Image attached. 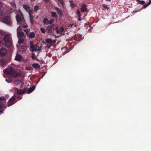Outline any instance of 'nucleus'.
<instances>
[{"label": "nucleus", "mask_w": 151, "mask_h": 151, "mask_svg": "<svg viewBox=\"0 0 151 151\" xmlns=\"http://www.w3.org/2000/svg\"><path fill=\"white\" fill-rule=\"evenodd\" d=\"M22 99V96L21 95H14L11 98H10L8 101L7 104V106H10L18 101Z\"/></svg>", "instance_id": "1"}, {"label": "nucleus", "mask_w": 151, "mask_h": 151, "mask_svg": "<svg viewBox=\"0 0 151 151\" xmlns=\"http://www.w3.org/2000/svg\"><path fill=\"white\" fill-rule=\"evenodd\" d=\"M4 72L14 77H17L20 75L19 73L15 70L13 67L7 68L4 70Z\"/></svg>", "instance_id": "2"}, {"label": "nucleus", "mask_w": 151, "mask_h": 151, "mask_svg": "<svg viewBox=\"0 0 151 151\" xmlns=\"http://www.w3.org/2000/svg\"><path fill=\"white\" fill-rule=\"evenodd\" d=\"M3 40L5 42L4 45L7 47H10L12 45V40L11 35L6 34L5 35L3 38Z\"/></svg>", "instance_id": "3"}, {"label": "nucleus", "mask_w": 151, "mask_h": 151, "mask_svg": "<svg viewBox=\"0 0 151 151\" xmlns=\"http://www.w3.org/2000/svg\"><path fill=\"white\" fill-rule=\"evenodd\" d=\"M6 103L5 98L0 97V115L3 113L4 111L6 108Z\"/></svg>", "instance_id": "4"}, {"label": "nucleus", "mask_w": 151, "mask_h": 151, "mask_svg": "<svg viewBox=\"0 0 151 151\" xmlns=\"http://www.w3.org/2000/svg\"><path fill=\"white\" fill-rule=\"evenodd\" d=\"M1 21L3 23L10 25L11 24L10 17L9 16H7L4 17L1 19Z\"/></svg>", "instance_id": "5"}, {"label": "nucleus", "mask_w": 151, "mask_h": 151, "mask_svg": "<svg viewBox=\"0 0 151 151\" xmlns=\"http://www.w3.org/2000/svg\"><path fill=\"white\" fill-rule=\"evenodd\" d=\"M21 15L22 16V18L19 15H17L16 17L17 23L20 25L22 24V22L24 23L25 22V20L24 19L22 14Z\"/></svg>", "instance_id": "6"}, {"label": "nucleus", "mask_w": 151, "mask_h": 151, "mask_svg": "<svg viewBox=\"0 0 151 151\" xmlns=\"http://www.w3.org/2000/svg\"><path fill=\"white\" fill-rule=\"evenodd\" d=\"M54 24H52V25H50L47 27L46 29L47 31H48V34H50L52 33V30L54 31L55 28H54Z\"/></svg>", "instance_id": "7"}, {"label": "nucleus", "mask_w": 151, "mask_h": 151, "mask_svg": "<svg viewBox=\"0 0 151 151\" xmlns=\"http://www.w3.org/2000/svg\"><path fill=\"white\" fill-rule=\"evenodd\" d=\"M43 22L46 25L49 24H51L53 22V20L52 19H51L50 21H49L47 18H45L43 19Z\"/></svg>", "instance_id": "8"}, {"label": "nucleus", "mask_w": 151, "mask_h": 151, "mask_svg": "<svg viewBox=\"0 0 151 151\" xmlns=\"http://www.w3.org/2000/svg\"><path fill=\"white\" fill-rule=\"evenodd\" d=\"M29 43L30 45V50L31 52H33L35 51H37V50L35 46L33 44V41H30L29 42Z\"/></svg>", "instance_id": "9"}, {"label": "nucleus", "mask_w": 151, "mask_h": 151, "mask_svg": "<svg viewBox=\"0 0 151 151\" xmlns=\"http://www.w3.org/2000/svg\"><path fill=\"white\" fill-rule=\"evenodd\" d=\"M7 50L4 47H1L0 50V54L2 57L5 56L7 53Z\"/></svg>", "instance_id": "10"}, {"label": "nucleus", "mask_w": 151, "mask_h": 151, "mask_svg": "<svg viewBox=\"0 0 151 151\" xmlns=\"http://www.w3.org/2000/svg\"><path fill=\"white\" fill-rule=\"evenodd\" d=\"M27 88H24V89H18L16 92V93L17 95H19L24 93L27 91Z\"/></svg>", "instance_id": "11"}, {"label": "nucleus", "mask_w": 151, "mask_h": 151, "mask_svg": "<svg viewBox=\"0 0 151 151\" xmlns=\"http://www.w3.org/2000/svg\"><path fill=\"white\" fill-rule=\"evenodd\" d=\"M87 5L84 4L81 5V12H86L87 10Z\"/></svg>", "instance_id": "12"}, {"label": "nucleus", "mask_w": 151, "mask_h": 151, "mask_svg": "<svg viewBox=\"0 0 151 151\" xmlns=\"http://www.w3.org/2000/svg\"><path fill=\"white\" fill-rule=\"evenodd\" d=\"M7 60L5 59H3L0 60V65L2 66L6 65L7 64Z\"/></svg>", "instance_id": "13"}, {"label": "nucleus", "mask_w": 151, "mask_h": 151, "mask_svg": "<svg viewBox=\"0 0 151 151\" xmlns=\"http://www.w3.org/2000/svg\"><path fill=\"white\" fill-rule=\"evenodd\" d=\"M18 48L20 51H25L27 49V47L25 45H19L18 46Z\"/></svg>", "instance_id": "14"}, {"label": "nucleus", "mask_w": 151, "mask_h": 151, "mask_svg": "<svg viewBox=\"0 0 151 151\" xmlns=\"http://www.w3.org/2000/svg\"><path fill=\"white\" fill-rule=\"evenodd\" d=\"M17 35L18 37L19 38H22L24 37V33L22 31H18L17 32Z\"/></svg>", "instance_id": "15"}, {"label": "nucleus", "mask_w": 151, "mask_h": 151, "mask_svg": "<svg viewBox=\"0 0 151 151\" xmlns=\"http://www.w3.org/2000/svg\"><path fill=\"white\" fill-rule=\"evenodd\" d=\"M55 9L56 10L59 16L60 17H61L62 16V11L57 7H56L55 8Z\"/></svg>", "instance_id": "16"}, {"label": "nucleus", "mask_w": 151, "mask_h": 151, "mask_svg": "<svg viewBox=\"0 0 151 151\" xmlns=\"http://www.w3.org/2000/svg\"><path fill=\"white\" fill-rule=\"evenodd\" d=\"M22 56L19 54H17L16 55L15 60L17 61H20L22 59Z\"/></svg>", "instance_id": "17"}, {"label": "nucleus", "mask_w": 151, "mask_h": 151, "mask_svg": "<svg viewBox=\"0 0 151 151\" xmlns=\"http://www.w3.org/2000/svg\"><path fill=\"white\" fill-rule=\"evenodd\" d=\"M27 36L30 38H33L35 37V34L34 32H30L29 35L27 34Z\"/></svg>", "instance_id": "18"}, {"label": "nucleus", "mask_w": 151, "mask_h": 151, "mask_svg": "<svg viewBox=\"0 0 151 151\" xmlns=\"http://www.w3.org/2000/svg\"><path fill=\"white\" fill-rule=\"evenodd\" d=\"M64 30V28L63 27H62L60 28L58 30L59 33H60L61 35H63L64 32H63Z\"/></svg>", "instance_id": "19"}, {"label": "nucleus", "mask_w": 151, "mask_h": 151, "mask_svg": "<svg viewBox=\"0 0 151 151\" xmlns=\"http://www.w3.org/2000/svg\"><path fill=\"white\" fill-rule=\"evenodd\" d=\"M35 87L34 86L30 88L27 91L28 93H30L32 92L35 89Z\"/></svg>", "instance_id": "20"}, {"label": "nucleus", "mask_w": 151, "mask_h": 151, "mask_svg": "<svg viewBox=\"0 0 151 151\" xmlns=\"http://www.w3.org/2000/svg\"><path fill=\"white\" fill-rule=\"evenodd\" d=\"M32 66L35 68H40V65L37 63H34L32 65Z\"/></svg>", "instance_id": "21"}, {"label": "nucleus", "mask_w": 151, "mask_h": 151, "mask_svg": "<svg viewBox=\"0 0 151 151\" xmlns=\"http://www.w3.org/2000/svg\"><path fill=\"white\" fill-rule=\"evenodd\" d=\"M29 17L30 22L32 25H33L34 24V21L33 20L34 17L32 15H29Z\"/></svg>", "instance_id": "22"}, {"label": "nucleus", "mask_w": 151, "mask_h": 151, "mask_svg": "<svg viewBox=\"0 0 151 151\" xmlns=\"http://www.w3.org/2000/svg\"><path fill=\"white\" fill-rule=\"evenodd\" d=\"M24 40L23 38H19L18 40V43L19 44L23 43L24 42Z\"/></svg>", "instance_id": "23"}, {"label": "nucleus", "mask_w": 151, "mask_h": 151, "mask_svg": "<svg viewBox=\"0 0 151 151\" xmlns=\"http://www.w3.org/2000/svg\"><path fill=\"white\" fill-rule=\"evenodd\" d=\"M51 16L52 17H55L56 18H57L58 16L56 14V13L55 12H52L51 13Z\"/></svg>", "instance_id": "24"}, {"label": "nucleus", "mask_w": 151, "mask_h": 151, "mask_svg": "<svg viewBox=\"0 0 151 151\" xmlns=\"http://www.w3.org/2000/svg\"><path fill=\"white\" fill-rule=\"evenodd\" d=\"M23 7L24 8L27 12L30 9L29 7L26 5H23Z\"/></svg>", "instance_id": "25"}, {"label": "nucleus", "mask_w": 151, "mask_h": 151, "mask_svg": "<svg viewBox=\"0 0 151 151\" xmlns=\"http://www.w3.org/2000/svg\"><path fill=\"white\" fill-rule=\"evenodd\" d=\"M138 4L143 5L145 3V2L144 1H140L139 0H136Z\"/></svg>", "instance_id": "26"}, {"label": "nucleus", "mask_w": 151, "mask_h": 151, "mask_svg": "<svg viewBox=\"0 0 151 151\" xmlns=\"http://www.w3.org/2000/svg\"><path fill=\"white\" fill-rule=\"evenodd\" d=\"M73 1H70V6L72 8H73L76 6V4L73 3Z\"/></svg>", "instance_id": "27"}, {"label": "nucleus", "mask_w": 151, "mask_h": 151, "mask_svg": "<svg viewBox=\"0 0 151 151\" xmlns=\"http://www.w3.org/2000/svg\"><path fill=\"white\" fill-rule=\"evenodd\" d=\"M13 78H8L6 79V81H7V82L9 83H11L13 80Z\"/></svg>", "instance_id": "28"}, {"label": "nucleus", "mask_w": 151, "mask_h": 151, "mask_svg": "<svg viewBox=\"0 0 151 151\" xmlns=\"http://www.w3.org/2000/svg\"><path fill=\"white\" fill-rule=\"evenodd\" d=\"M46 42L48 43H51L52 42V40L51 39H47L46 40Z\"/></svg>", "instance_id": "29"}, {"label": "nucleus", "mask_w": 151, "mask_h": 151, "mask_svg": "<svg viewBox=\"0 0 151 151\" xmlns=\"http://www.w3.org/2000/svg\"><path fill=\"white\" fill-rule=\"evenodd\" d=\"M39 9V6H38L37 5H36V6H35L34 7V11L36 12L37 10H38Z\"/></svg>", "instance_id": "30"}, {"label": "nucleus", "mask_w": 151, "mask_h": 151, "mask_svg": "<svg viewBox=\"0 0 151 151\" xmlns=\"http://www.w3.org/2000/svg\"><path fill=\"white\" fill-rule=\"evenodd\" d=\"M102 6L104 8H106L107 9H109V7H108L107 5L104 4H103L102 5Z\"/></svg>", "instance_id": "31"}, {"label": "nucleus", "mask_w": 151, "mask_h": 151, "mask_svg": "<svg viewBox=\"0 0 151 151\" xmlns=\"http://www.w3.org/2000/svg\"><path fill=\"white\" fill-rule=\"evenodd\" d=\"M77 13L78 15V17H80L81 16L80 12L78 9L77 10Z\"/></svg>", "instance_id": "32"}, {"label": "nucleus", "mask_w": 151, "mask_h": 151, "mask_svg": "<svg viewBox=\"0 0 151 151\" xmlns=\"http://www.w3.org/2000/svg\"><path fill=\"white\" fill-rule=\"evenodd\" d=\"M11 6L15 8L16 7V4L13 1L11 3Z\"/></svg>", "instance_id": "33"}, {"label": "nucleus", "mask_w": 151, "mask_h": 151, "mask_svg": "<svg viewBox=\"0 0 151 151\" xmlns=\"http://www.w3.org/2000/svg\"><path fill=\"white\" fill-rule=\"evenodd\" d=\"M40 31L42 33H45L46 32L45 29L43 28H40Z\"/></svg>", "instance_id": "34"}, {"label": "nucleus", "mask_w": 151, "mask_h": 151, "mask_svg": "<svg viewBox=\"0 0 151 151\" xmlns=\"http://www.w3.org/2000/svg\"><path fill=\"white\" fill-rule=\"evenodd\" d=\"M0 33L2 35H5L6 34H5V32L2 30H0Z\"/></svg>", "instance_id": "35"}, {"label": "nucleus", "mask_w": 151, "mask_h": 151, "mask_svg": "<svg viewBox=\"0 0 151 151\" xmlns=\"http://www.w3.org/2000/svg\"><path fill=\"white\" fill-rule=\"evenodd\" d=\"M27 12H28L29 15H32V14L33 13L32 11L30 9Z\"/></svg>", "instance_id": "36"}, {"label": "nucleus", "mask_w": 151, "mask_h": 151, "mask_svg": "<svg viewBox=\"0 0 151 151\" xmlns=\"http://www.w3.org/2000/svg\"><path fill=\"white\" fill-rule=\"evenodd\" d=\"M21 83L20 81L19 80H17L15 81V83L16 84L18 85Z\"/></svg>", "instance_id": "37"}, {"label": "nucleus", "mask_w": 151, "mask_h": 151, "mask_svg": "<svg viewBox=\"0 0 151 151\" xmlns=\"http://www.w3.org/2000/svg\"><path fill=\"white\" fill-rule=\"evenodd\" d=\"M55 30H56V33H57V34H59V32H58V26H57L55 28Z\"/></svg>", "instance_id": "38"}, {"label": "nucleus", "mask_w": 151, "mask_h": 151, "mask_svg": "<svg viewBox=\"0 0 151 151\" xmlns=\"http://www.w3.org/2000/svg\"><path fill=\"white\" fill-rule=\"evenodd\" d=\"M31 57L33 60H34L35 59L36 57H35V55L34 53H32V54Z\"/></svg>", "instance_id": "39"}, {"label": "nucleus", "mask_w": 151, "mask_h": 151, "mask_svg": "<svg viewBox=\"0 0 151 151\" xmlns=\"http://www.w3.org/2000/svg\"><path fill=\"white\" fill-rule=\"evenodd\" d=\"M24 31L26 32L27 34H28L29 31V29H25L24 30Z\"/></svg>", "instance_id": "40"}, {"label": "nucleus", "mask_w": 151, "mask_h": 151, "mask_svg": "<svg viewBox=\"0 0 151 151\" xmlns=\"http://www.w3.org/2000/svg\"><path fill=\"white\" fill-rule=\"evenodd\" d=\"M58 1L62 5L64 4L63 0H58Z\"/></svg>", "instance_id": "41"}, {"label": "nucleus", "mask_w": 151, "mask_h": 151, "mask_svg": "<svg viewBox=\"0 0 151 151\" xmlns=\"http://www.w3.org/2000/svg\"><path fill=\"white\" fill-rule=\"evenodd\" d=\"M22 30V29L21 27H19L17 29V32L18 31H21Z\"/></svg>", "instance_id": "42"}, {"label": "nucleus", "mask_w": 151, "mask_h": 151, "mask_svg": "<svg viewBox=\"0 0 151 151\" xmlns=\"http://www.w3.org/2000/svg\"><path fill=\"white\" fill-rule=\"evenodd\" d=\"M3 14V12L2 10H0V18L2 17Z\"/></svg>", "instance_id": "43"}, {"label": "nucleus", "mask_w": 151, "mask_h": 151, "mask_svg": "<svg viewBox=\"0 0 151 151\" xmlns=\"http://www.w3.org/2000/svg\"><path fill=\"white\" fill-rule=\"evenodd\" d=\"M148 6L147 4L146 5H144L142 6V9H145Z\"/></svg>", "instance_id": "44"}, {"label": "nucleus", "mask_w": 151, "mask_h": 151, "mask_svg": "<svg viewBox=\"0 0 151 151\" xmlns=\"http://www.w3.org/2000/svg\"><path fill=\"white\" fill-rule=\"evenodd\" d=\"M42 47V46H41L37 50V51H41V48Z\"/></svg>", "instance_id": "45"}, {"label": "nucleus", "mask_w": 151, "mask_h": 151, "mask_svg": "<svg viewBox=\"0 0 151 151\" xmlns=\"http://www.w3.org/2000/svg\"><path fill=\"white\" fill-rule=\"evenodd\" d=\"M27 25L23 24L22 26V27L25 28H27Z\"/></svg>", "instance_id": "46"}, {"label": "nucleus", "mask_w": 151, "mask_h": 151, "mask_svg": "<svg viewBox=\"0 0 151 151\" xmlns=\"http://www.w3.org/2000/svg\"><path fill=\"white\" fill-rule=\"evenodd\" d=\"M13 89L15 90L16 92H17V90H18V89L17 88H16V87H14L13 88Z\"/></svg>", "instance_id": "47"}, {"label": "nucleus", "mask_w": 151, "mask_h": 151, "mask_svg": "<svg viewBox=\"0 0 151 151\" xmlns=\"http://www.w3.org/2000/svg\"><path fill=\"white\" fill-rule=\"evenodd\" d=\"M151 4V0H150L147 4L149 6Z\"/></svg>", "instance_id": "48"}, {"label": "nucleus", "mask_w": 151, "mask_h": 151, "mask_svg": "<svg viewBox=\"0 0 151 151\" xmlns=\"http://www.w3.org/2000/svg\"><path fill=\"white\" fill-rule=\"evenodd\" d=\"M44 1L46 2H47L49 1V0H44Z\"/></svg>", "instance_id": "49"}, {"label": "nucleus", "mask_w": 151, "mask_h": 151, "mask_svg": "<svg viewBox=\"0 0 151 151\" xmlns=\"http://www.w3.org/2000/svg\"><path fill=\"white\" fill-rule=\"evenodd\" d=\"M78 17V20L79 21H81V19L80 18V17Z\"/></svg>", "instance_id": "50"}, {"label": "nucleus", "mask_w": 151, "mask_h": 151, "mask_svg": "<svg viewBox=\"0 0 151 151\" xmlns=\"http://www.w3.org/2000/svg\"><path fill=\"white\" fill-rule=\"evenodd\" d=\"M35 59L37 60V61H38L39 60L36 57L35 58Z\"/></svg>", "instance_id": "51"}, {"label": "nucleus", "mask_w": 151, "mask_h": 151, "mask_svg": "<svg viewBox=\"0 0 151 151\" xmlns=\"http://www.w3.org/2000/svg\"><path fill=\"white\" fill-rule=\"evenodd\" d=\"M35 47H36V48H37V47H38V46H37V44H36V45H35Z\"/></svg>", "instance_id": "52"}, {"label": "nucleus", "mask_w": 151, "mask_h": 151, "mask_svg": "<svg viewBox=\"0 0 151 151\" xmlns=\"http://www.w3.org/2000/svg\"><path fill=\"white\" fill-rule=\"evenodd\" d=\"M31 69H32V67H30L29 68V70H30Z\"/></svg>", "instance_id": "53"}, {"label": "nucleus", "mask_w": 151, "mask_h": 151, "mask_svg": "<svg viewBox=\"0 0 151 151\" xmlns=\"http://www.w3.org/2000/svg\"><path fill=\"white\" fill-rule=\"evenodd\" d=\"M111 0H110V1Z\"/></svg>", "instance_id": "54"}]
</instances>
